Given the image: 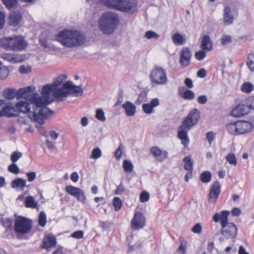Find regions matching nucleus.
I'll return each mask as SVG.
<instances>
[{
    "label": "nucleus",
    "instance_id": "1",
    "mask_svg": "<svg viewBox=\"0 0 254 254\" xmlns=\"http://www.w3.org/2000/svg\"><path fill=\"white\" fill-rule=\"evenodd\" d=\"M67 77L65 74L59 76L53 84H47L42 87V97L36 93L32 100L35 104L36 107H43L39 110V115L42 117H49L54 113L53 111L46 107L53 101L51 97L52 93L55 100L57 101H62L68 94V90L64 87V81Z\"/></svg>",
    "mask_w": 254,
    "mask_h": 254
},
{
    "label": "nucleus",
    "instance_id": "2",
    "mask_svg": "<svg viewBox=\"0 0 254 254\" xmlns=\"http://www.w3.org/2000/svg\"><path fill=\"white\" fill-rule=\"evenodd\" d=\"M56 40L64 47L73 48L84 44L86 41V37L81 32L64 30L60 31L56 36Z\"/></svg>",
    "mask_w": 254,
    "mask_h": 254
},
{
    "label": "nucleus",
    "instance_id": "3",
    "mask_svg": "<svg viewBox=\"0 0 254 254\" xmlns=\"http://www.w3.org/2000/svg\"><path fill=\"white\" fill-rule=\"evenodd\" d=\"M36 93L32 94V95L29 99V103L23 101H20L16 103V113L17 116L20 113H28L29 118L31 121L36 122L40 126L44 124V119L47 117H42L39 115V110L42 107H38L35 106V104L32 100L34 95Z\"/></svg>",
    "mask_w": 254,
    "mask_h": 254
},
{
    "label": "nucleus",
    "instance_id": "4",
    "mask_svg": "<svg viewBox=\"0 0 254 254\" xmlns=\"http://www.w3.org/2000/svg\"><path fill=\"white\" fill-rule=\"evenodd\" d=\"M200 118L199 112L197 109H193L190 112L187 117L182 122V124L178 128V137L181 140V143L184 147L189 143L188 132L189 130L195 126Z\"/></svg>",
    "mask_w": 254,
    "mask_h": 254
},
{
    "label": "nucleus",
    "instance_id": "5",
    "mask_svg": "<svg viewBox=\"0 0 254 254\" xmlns=\"http://www.w3.org/2000/svg\"><path fill=\"white\" fill-rule=\"evenodd\" d=\"M229 211H222L220 213H216L213 216V220L215 222H220L221 234L227 239L233 238L237 234V228L233 223L228 222Z\"/></svg>",
    "mask_w": 254,
    "mask_h": 254
},
{
    "label": "nucleus",
    "instance_id": "6",
    "mask_svg": "<svg viewBox=\"0 0 254 254\" xmlns=\"http://www.w3.org/2000/svg\"><path fill=\"white\" fill-rule=\"evenodd\" d=\"M28 46L27 41L23 36L14 35L0 38V47L5 50L20 52Z\"/></svg>",
    "mask_w": 254,
    "mask_h": 254
},
{
    "label": "nucleus",
    "instance_id": "7",
    "mask_svg": "<svg viewBox=\"0 0 254 254\" xmlns=\"http://www.w3.org/2000/svg\"><path fill=\"white\" fill-rule=\"evenodd\" d=\"M35 89L33 86H29L23 88H20L16 91L14 89L6 88L2 92L3 97L7 99H12L16 97L17 99L26 98L30 95L31 92Z\"/></svg>",
    "mask_w": 254,
    "mask_h": 254
},
{
    "label": "nucleus",
    "instance_id": "8",
    "mask_svg": "<svg viewBox=\"0 0 254 254\" xmlns=\"http://www.w3.org/2000/svg\"><path fill=\"white\" fill-rule=\"evenodd\" d=\"M32 228V222L30 219L18 216L14 220V230L15 233L22 235L29 233Z\"/></svg>",
    "mask_w": 254,
    "mask_h": 254
},
{
    "label": "nucleus",
    "instance_id": "9",
    "mask_svg": "<svg viewBox=\"0 0 254 254\" xmlns=\"http://www.w3.org/2000/svg\"><path fill=\"white\" fill-rule=\"evenodd\" d=\"M151 82L156 85H165L168 82V78L166 70L159 66H154L149 75Z\"/></svg>",
    "mask_w": 254,
    "mask_h": 254
},
{
    "label": "nucleus",
    "instance_id": "10",
    "mask_svg": "<svg viewBox=\"0 0 254 254\" xmlns=\"http://www.w3.org/2000/svg\"><path fill=\"white\" fill-rule=\"evenodd\" d=\"M99 27L104 34L111 33V12L104 13L99 20Z\"/></svg>",
    "mask_w": 254,
    "mask_h": 254
},
{
    "label": "nucleus",
    "instance_id": "11",
    "mask_svg": "<svg viewBox=\"0 0 254 254\" xmlns=\"http://www.w3.org/2000/svg\"><path fill=\"white\" fill-rule=\"evenodd\" d=\"M65 191L72 196H74L77 200L85 203L86 197L83 191L79 188L72 186H67L65 189Z\"/></svg>",
    "mask_w": 254,
    "mask_h": 254
},
{
    "label": "nucleus",
    "instance_id": "12",
    "mask_svg": "<svg viewBox=\"0 0 254 254\" xmlns=\"http://www.w3.org/2000/svg\"><path fill=\"white\" fill-rule=\"evenodd\" d=\"M64 87L68 90V94L74 96H80L83 93V90L81 86H75L71 81H66L64 83Z\"/></svg>",
    "mask_w": 254,
    "mask_h": 254
},
{
    "label": "nucleus",
    "instance_id": "13",
    "mask_svg": "<svg viewBox=\"0 0 254 254\" xmlns=\"http://www.w3.org/2000/svg\"><path fill=\"white\" fill-rule=\"evenodd\" d=\"M145 225V219L143 214L140 212L134 213L131 221V226L134 229L142 228Z\"/></svg>",
    "mask_w": 254,
    "mask_h": 254
},
{
    "label": "nucleus",
    "instance_id": "14",
    "mask_svg": "<svg viewBox=\"0 0 254 254\" xmlns=\"http://www.w3.org/2000/svg\"><path fill=\"white\" fill-rule=\"evenodd\" d=\"M223 21L225 25H229L233 23L236 15L231 8L225 6L223 10Z\"/></svg>",
    "mask_w": 254,
    "mask_h": 254
},
{
    "label": "nucleus",
    "instance_id": "15",
    "mask_svg": "<svg viewBox=\"0 0 254 254\" xmlns=\"http://www.w3.org/2000/svg\"><path fill=\"white\" fill-rule=\"evenodd\" d=\"M22 18V14L19 11H12L9 15L8 24L13 27H16L20 24Z\"/></svg>",
    "mask_w": 254,
    "mask_h": 254
},
{
    "label": "nucleus",
    "instance_id": "16",
    "mask_svg": "<svg viewBox=\"0 0 254 254\" xmlns=\"http://www.w3.org/2000/svg\"><path fill=\"white\" fill-rule=\"evenodd\" d=\"M57 239L56 237L52 234L47 235L42 240L41 248L49 250L50 249L56 246Z\"/></svg>",
    "mask_w": 254,
    "mask_h": 254
},
{
    "label": "nucleus",
    "instance_id": "17",
    "mask_svg": "<svg viewBox=\"0 0 254 254\" xmlns=\"http://www.w3.org/2000/svg\"><path fill=\"white\" fill-rule=\"evenodd\" d=\"M220 184L218 181L213 183L209 193V201L210 202H216L220 192Z\"/></svg>",
    "mask_w": 254,
    "mask_h": 254
},
{
    "label": "nucleus",
    "instance_id": "18",
    "mask_svg": "<svg viewBox=\"0 0 254 254\" xmlns=\"http://www.w3.org/2000/svg\"><path fill=\"white\" fill-rule=\"evenodd\" d=\"M150 152L159 162H163L168 158V153L167 151H162L156 146L151 147Z\"/></svg>",
    "mask_w": 254,
    "mask_h": 254
},
{
    "label": "nucleus",
    "instance_id": "19",
    "mask_svg": "<svg viewBox=\"0 0 254 254\" xmlns=\"http://www.w3.org/2000/svg\"><path fill=\"white\" fill-rule=\"evenodd\" d=\"M191 52L189 48L184 47L181 50L180 64L183 67L188 66L190 62Z\"/></svg>",
    "mask_w": 254,
    "mask_h": 254
},
{
    "label": "nucleus",
    "instance_id": "20",
    "mask_svg": "<svg viewBox=\"0 0 254 254\" xmlns=\"http://www.w3.org/2000/svg\"><path fill=\"white\" fill-rule=\"evenodd\" d=\"M237 123L238 134H245L250 132L253 129V124L248 121H238Z\"/></svg>",
    "mask_w": 254,
    "mask_h": 254
},
{
    "label": "nucleus",
    "instance_id": "21",
    "mask_svg": "<svg viewBox=\"0 0 254 254\" xmlns=\"http://www.w3.org/2000/svg\"><path fill=\"white\" fill-rule=\"evenodd\" d=\"M248 113L249 108L248 106L239 104L232 110L231 115L234 117H241L247 115Z\"/></svg>",
    "mask_w": 254,
    "mask_h": 254
},
{
    "label": "nucleus",
    "instance_id": "22",
    "mask_svg": "<svg viewBox=\"0 0 254 254\" xmlns=\"http://www.w3.org/2000/svg\"><path fill=\"white\" fill-rule=\"evenodd\" d=\"M0 58L3 60L11 63H17L22 61V60L19 55L10 53L1 54Z\"/></svg>",
    "mask_w": 254,
    "mask_h": 254
},
{
    "label": "nucleus",
    "instance_id": "23",
    "mask_svg": "<svg viewBox=\"0 0 254 254\" xmlns=\"http://www.w3.org/2000/svg\"><path fill=\"white\" fill-rule=\"evenodd\" d=\"M122 108L125 111L127 116H133L136 113V107L130 101H127L122 105Z\"/></svg>",
    "mask_w": 254,
    "mask_h": 254
},
{
    "label": "nucleus",
    "instance_id": "24",
    "mask_svg": "<svg viewBox=\"0 0 254 254\" xmlns=\"http://www.w3.org/2000/svg\"><path fill=\"white\" fill-rule=\"evenodd\" d=\"M0 116L7 117L17 116V114L16 113L15 105L13 107L9 106L4 107L0 112Z\"/></svg>",
    "mask_w": 254,
    "mask_h": 254
},
{
    "label": "nucleus",
    "instance_id": "25",
    "mask_svg": "<svg viewBox=\"0 0 254 254\" xmlns=\"http://www.w3.org/2000/svg\"><path fill=\"white\" fill-rule=\"evenodd\" d=\"M200 48L207 52L210 51L212 50V43L209 35H204L202 37Z\"/></svg>",
    "mask_w": 254,
    "mask_h": 254
},
{
    "label": "nucleus",
    "instance_id": "26",
    "mask_svg": "<svg viewBox=\"0 0 254 254\" xmlns=\"http://www.w3.org/2000/svg\"><path fill=\"white\" fill-rule=\"evenodd\" d=\"M136 1L135 0H125L123 12L132 13L136 9Z\"/></svg>",
    "mask_w": 254,
    "mask_h": 254
},
{
    "label": "nucleus",
    "instance_id": "27",
    "mask_svg": "<svg viewBox=\"0 0 254 254\" xmlns=\"http://www.w3.org/2000/svg\"><path fill=\"white\" fill-rule=\"evenodd\" d=\"M26 187V180L22 178H16L11 182V187L13 189L19 188L24 190Z\"/></svg>",
    "mask_w": 254,
    "mask_h": 254
},
{
    "label": "nucleus",
    "instance_id": "28",
    "mask_svg": "<svg viewBox=\"0 0 254 254\" xmlns=\"http://www.w3.org/2000/svg\"><path fill=\"white\" fill-rule=\"evenodd\" d=\"M172 40L173 43L177 46L183 45L185 44L186 41L183 36L178 33H175L172 36Z\"/></svg>",
    "mask_w": 254,
    "mask_h": 254
},
{
    "label": "nucleus",
    "instance_id": "29",
    "mask_svg": "<svg viewBox=\"0 0 254 254\" xmlns=\"http://www.w3.org/2000/svg\"><path fill=\"white\" fill-rule=\"evenodd\" d=\"M1 225L5 228L6 232H10L12 230V219L10 218H3L0 221Z\"/></svg>",
    "mask_w": 254,
    "mask_h": 254
},
{
    "label": "nucleus",
    "instance_id": "30",
    "mask_svg": "<svg viewBox=\"0 0 254 254\" xmlns=\"http://www.w3.org/2000/svg\"><path fill=\"white\" fill-rule=\"evenodd\" d=\"M184 162V169L188 171H192L193 170V161L191 156L188 155L185 157L183 159Z\"/></svg>",
    "mask_w": 254,
    "mask_h": 254
},
{
    "label": "nucleus",
    "instance_id": "31",
    "mask_svg": "<svg viewBox=\"0 0 254 254\" xmlns=\"http://www.w3.org/2000/svg\"><path fill=\"white\" fill-rule=\"evenodd\" d=\"M125 0H112V8L123 12Z\"/></svg>",
    "mask_w": 254,
    "mask_h": 254
},
{
    "label": "nucleus",
    "instance_id": "32",
    "mask_svg": "<svg viewBox=\"0 0 254 254\" xmlns=\"http://www.w3.org/2000/svg\"><path fill=\"white\" fill-rule=\"evenodd\" d=\"M180 246L178 249V253L179 254H186V250L187 249V241L183 238H180Z\"/></svg>",
    "mask_w": 254,
    "mask_h": 254
},
{
    "label": "nucleus",
    "instance_id": "33",
    "mask_svg": "<svg viewBox=\"0 0 254 254\" xmlns=\"http://www.w3.org/2000/svg\"><path fill=\"white\" fill-rule=\"evenodd\" d=\"M227 129L229 132L232 134L238 135V123H231L226 126Z\"/></svg>",
    "mask_w": 254,
    "mask_h": 254
},
{
    "label": "nucleus",
    "instance_id": "34",
    "mask_svg": "<svg viewBox=\"0 0 254 254\" xmlns=\"http://www.w3.org/2000/svg\"><path fill=\"white\" fill-rule=\"evenodd\" d=\"M25 206L28 208H35L37 206V203L32 196H28L26 198Z\"/></svg>",
    "mask_w": 254,
    "mask_h": 254
},
{
    "label": "nucleus",
    "instance_id": "35",
    "mask_svg": "<svg viewBox=\"0 0 254 254\" xmlns=\"http://www.w3.org/2000/svg\"><path fill=\"white\" fill-rule=\"evenodd\" d=\"M247 65L251 71H254V54H250L247 57Z\"/></svg>",
    "mask_w": 254,
    "mask_h": 254
},
{
    "label": "nucleus",
    "instance_id": "36",
    "mask_svg": "<svg viewBox=\"0 0 254 254\" xmlns=\"http://www.w3.org/2000/svg\"><path fill=\"white\" fill-rule=\"evenodd\" d=\"M5 7L9 9L16 6L18 4L17 0H1Z\"/></svg>",
    "mask_w": 254,
    "mask_h": 254
},
{
    "label": "nucleus",
    "instance_id": "37",
    "mask_svg": "<svg viewBox=\"0 0 254 254\" xmlns=\"http://www.w3.org/2000/svg\"><path fill=\"white\" fill-rule=\"evenodd\" d=\"M241 89L243 92L250 93L253 90L254 86L250 82H245L241 85Z\"/></svg>",
    "mask_w": 254,
    "mask_h": 254
},
{
    "label": "nucleus",
    "instance_id": "38",
    "mask_svg": "<svg viewBox=\"0 0 254 254\" xmlns=\"http://www.w3.org/2000/svg\"><path fill=\"white\" fill-rule=\"evenodd\" d=\"M211 179V174L209 171H205L200 175L201 181L203 183L209 182Z\"/></svg>",
    "mask_w": 254,
    "mask_h": 254
},
{
    "label": "nucleus",
    "instance_id": "39",
    "mask_svg": "<svg viewBox=\"0 0 254 254\" xmlns=\"http://www.w3.org/2000/svg\"><path fill=\"white\" fill-rule=\"evenodd\" d=\"M227 161L231 165L236 166L237 164V161L236 158V156L232 153H228L226 157Z\"/></svg>",
    "mask_w": 254,
    "mask_h": 254
},
{
    "label": "nucleus",
    "instance_id": "40",
    "mask_svg": "<svg viewBox=\"0 0 254 254\" xmlns=\"http://www.w3.org/2000/svg\"><path fill=\"white\" fill-rule=\"evenodd\" d=\"M47 223V217L45 213L42 211L40 213L38 218V224L41 227L45 226Z\"/></svg>",
    "mask_w": 254,
    "mask_h": 254
},
{
    "label": "nucleus",
    "instance_id": "41",
    "mask_svg": "<svg viewBox=\"0 0 254 254\" xmlns=\"http://www.w3.org/2000/svg\"><path fill=\"white\" fill-rule=\"evenodd\" d=\"M122 204V201L119 197H115L114 198L112 205L114 206L116 211L119 210L121 208Z\"/></svg>",
    "mask_w": 254,
    "mask_h": 254
},
{
    "label": "nucleus",
    "instance_id": "42",
    "mask_svg": "<svg viewBox=\"0 0 254 254\" xmlns=\"http://www.w3.org/2000/svg\"><path fill=\"white\" fill-rule=\"evenodd\" d=\"M123 168L126 173H130L133 170V165L130 161L126 160L123 162Z\"/></svg>",
    "mask_w": 254,
    "mask_h": 254
},
{
    "label": "nucleus",
    "instance_id": "43",
    "mask_svg": "<svg viewBox=\"0 0 254 254\" xmlns=\"http://www.w3.org/2000/svg\"><path fill=\"white\" fill-rule=\"evenodd\" d=\"M142 107L143 112L146 114H151L155 112L154 108L149 103L143 104Z\"/></svg>",
    "mask_w": 254,
    "mask_h": 254
},
{
    "label": "nucleus",
    "instance_id": "44",
    "mask_svg": "<svg viewBox=\"0 0 254 254\" xmlns=\"http://www.w3.org/2000/svg\"><path fill=\"white\" fill-rule=\"evenodd\" d=\"M22 154L21 152L19 151H14L11 154L10 160L12 163H15L22 157Z\"/></svg>",
    "mask_w": 254,
    "mask_h": 254
},
{
    "label": "nucleus",
    "instance_id": "45",
    "mask_svg": "<svg viewBox=\"0 0 254 254\" xmlns=\"http://www.w3.org/2000/svg\"><path fill=\"white\" fill-rule=\"evenodd\" d=\"M182 96L183 98L187 100H192L194 98L195 95L191 90H186Z\"/></svg>",
    "mask_w": 254,
    "mask_h": 254
},
{
    "label": "nucleus",
    "instance_id": "46",
    "mask_svg": "<svg viewBox=\"0 0 254 254\" xmlns=\"http://www.w3.org/2000/svg\"><path fill=\"white\" fill-rule=\"evenodd\" d=\"M8 171L14 174H17L20 172V169L15 163H12L8 167Z\"/></svg>",
    "mask_w": 254,
    "mask_h": 254
},
{
    "label": "nucleus",
    "instance_id": "47",
    "mask_svg": "<svg viewBox=\"0 0 254 254\" xmlns=\"http://www.w3.org/2000/svg\"><path fill=\"white\" fill-rule=\"evenodd\" d=\"M102 152L101 150L99 148H96L92 150L90 157L94 159H97L100 158Z\"/></svg>",
    "mask_w": 254,
    "mask_h": 254
},
{
    "label": "nucleus",
    "instance_id": "48",
    "mask_svg": "<svg viewBox=\"0 0 254 254\" xmlns=\"http://www.w3.org/2000/svg\"><path fill=\"white\" fill-rule=\"evenodd\" d=\"M119 24V18L117 15L112 13V32L116 29Z\"/></svg>",
    "mask_w": 254,
    "mask_h": 254
},
{
    "label": "nucleus",
    "instance_id": "49",
    "mask_svg": "<svg viewBox=\"0 0 254 254\" xmlns=\"http://www.w3.org/2000/svg\"><path fill=\"white\" fill-rule=\"evenodd\" d=\"M145 37L148 39L152 38L157 39L159 38V35L154 31H147L145 34Z\"/></svg>",
    "mask_w": 254,
    "mask_h": 254
},
{
    "label": "nucleus",
    "instance_id": "50",
    "mask_svg": "<svg viewBox=\"0 0 254 254\" xmlns=\"http://www.w3.org/2000/svg\"><path fill=\"white\" fill-rule=\"evenodd\" d=\"M9 71L8 68L5 67L0 68V78L1 79H5L9 75Z\"/></svg>",
    "mask_w": 254,
    "mask_h": 254
},
{
    "label": "nucleus",
    "instance_id": "51",
    "mask_svg": "<svg viewBox=\"0 0 254 254\" xmlns=\"http://www.w3.org/2000/svg\"><path fill=\"white\" fill-rule=\"evenodd\" d=\"M206 50H200L195 53V57L198 61L202 60L206 57Z\"/></svg>",
    "mask_w": 254,
    "mask_h": 254
},
{
    "label": "nucleus",
    "instance_id": "52",
    "mask_svg": "<svg viewBox=\"0 0 254 254\" xmlns=\"http://www.w3.org/2000/svg\"><path fill=\"white\" fill-rule=\"evenodd\" d=\"M232 41V38L230 35H224L221 38V43L223 45L231 43Z\"/></svg>",
    "mask_w": 254,
    "mask_h": 254
},
{
    "label": "nucleus",
    "instance_id": "53",
    "mask_svg": "<svg viewBox=\"0 0 254 254\" xmlns=\"http://www.w3.org/2000/svg\"><path fill=\"white\" fill-rule=\"evenodd\" d=\"M96 118L101 121H104L106 119L104 112L101 109H97L96 113Z\"/></svg>",
    "mask_w": 254,
    "mask_h": 254
},
{
    "label": "nucleus",
    "instance_id": "54",
    "mask_svg": "<svg viewBox=\"0 0 254 254\" xmlns=\"http://www.w3.org/2000/svg\"><path fill=\"white\" fill-rule=\"evenodd\" d=\"M84 232L81 230H78L74 232L71 234V237L77 239H80L83 237Z\"/></svg>",
    "mask_w": 254,
    "mask_h": 254
},
{
    "label": "nucleus",
    "instance_id": "55",
    "mask_svg": "<svg viewBox=\"0 0 254 254\" xmlns=\"http://www.w3.org/2000/svg\"><path fill=\"white\" fill-rule=\"evenodd\" d=\"M191 231L192 232L195 234H200L202 231V227L200 223H196L192 228Z\"/></svg>",
    "mask_w": 254,
    "mask_h": 254
},
{
    "label": "nucleus",
    "instance_id": "56",
    "mask_svg": "<svg viewBox=\"0 0 254 254\" xmlns=\"http://www.w3.org/2000/svg\"><path fill=\"white\" fill-rule=\"evenodd\" d=\"M19 71L21 73H28L31 71V68L30 66L21 65L19 67Z\"/></svg>",
    "mask_w": 254,
    "mask_h": 254
},
{
    "label": "nucleus",
    "instance_id": "57",
    "mask_svg": "<svg viewBox=\"0 0 254 254\" xmlns=\"http://www.w3.org/2000/svg\"><path fill=\"white\" fill-rule=\"evenodd\" d=\"M149 198V193L147 192L143 191L142 192L140 196V200L142 202H145L148 200Z\"/></svg>",
    "mask_w": 254,
    "mask_h": 254
},
{
    "label": "nucleus",
    "instance_id": "58",
    "mask_svg": "<svg viewBox=\"0 0 254 254\" xmlns=\"http://www.w3.org/2000/svg\"><path fill=\"white\" fill-rule=\"evenodd\" d=\"M26 175L29 182H33L36 177V174L35 172H28Z\"/></svg>",
    "mask_w": 254,
    "mask_h": 254
},
{
    "label": "nucleus",
    "instance_id": "59",
    "mask_svg": "<svg viewBox=\"0 0 254 254\" xmlns=\"http://www.w3.org/2000/svg\"><path fill=\"white\" fill-rule=\"evenodd\" d=\"M5 15L4 13L0 11V29H2L5 24Z\"/></svg>",
    "mask_w": 254,
    "mask_h": 254
},
{
    "label": "nucleus",
    "instance_id": "60",
    "mask_svg": "<svg viewBox=\"0 0 254 254\" xmlns=\"http://www.w3.org/2000/svg\"><path fill=\"white\" fill-rule=\"evenodd\" d=\"M98 3H101L108 7H111V0H94Z\"/></svg>",
    "mask_w": 254,
    "mask_h": 254
},
{
    "label": "nucleus",
    "instance_id": "61",
    "mask_svg": "<svg viewBox=\"0 0 254 254\" xmlns=\"http://www.w3.org/2000/svg\"><path fill=\"white\" fill-rule=\"evenodd\" d=\"M122 152H123V146L122 145H120L115 153V156L117 159L119 160L120 159V158L121 157L122 154Z\"/></svg>",
    "mask_w": 254,
    "mask_h": 254
},
{
    "label": "nucleus",
    "instance_id": "62",
    "mask_svg": "<svg viewBox=\"0 0 254 254\" xmlns=\"http://www.w3.org/2000/svg\"><path fill=\"white\" fill-rule=\"evenodd\" d=\"M214 136H215V135L212 131H209L206 133V138L210 144H211V143L214 138Z\"/></svg>",
    "mask_w": 254,
    "mask_h": 254
},
{
    "label": "nucleus",
    "instance_id": "63",
    "mask_svg": "<svg viewBox=\"0 0 254 254\" xmlns=\"http://www.w3.org/2000/svg\"><path fill=\"white\" fill-rule=\"evenodd\" d=\"M248 107L249 109L254 110V96L250 97L248 101Z\"/></svg>",
    "mask_w": 254,
    "mask_h": 254
},
{
    "label": "nucleus",
    "instance_id": "64",
    "mask_svg": "<svg viewBox=\"0 0 254 254\" xmlns=\"http://www.w3.org/2000/svg\"><path fill=\"white\" fill-rule=\"evenodd\" d=\"M149 104L153 108H154L156 107H157L159 105V100L158 98H153L151 100V101L149 103Z\"/></svg>",
    "mask_w": 254,
    "mask_h": 254
}]
</instances>
